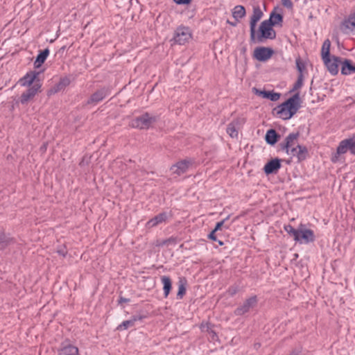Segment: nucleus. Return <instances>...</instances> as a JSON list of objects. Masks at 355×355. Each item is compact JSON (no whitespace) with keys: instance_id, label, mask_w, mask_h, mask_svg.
<instances>
[{"instance_id":"7ed1b4c3","label":"nucleus","mask_w":355,"mask_h":355,"mask_svg":"<svg viewBox=\"0 0 355 355\" xmlns=\"http://www.w3.org/2000/svg\"><path fill=\"white\" fill-rule=\"evenodd\" d=\"M329 47L330 46H322L321 56L329 72L335 76L338 73V67L341 65L342 60L339 57L331 55Z\"/></svg>"},{"instance_id":"4c0bfd02","label":"nucleus","mask_w":355,"mask_h":355,"mask_svg":"<svg viewBox=\"0 0 355 355\" xmlns=\"http://www.w3.org/2000/svg\"><path fill=\"white\" fill-rule=\"evenodd\" d=\"M348 139L351 145V154L355 155V134Z\"/></svg>"},{"instance_id":"c9c22d12","label":"nucleus","mask_w":355,"mask_h":355,"mask_svg":"<svg viewBox=\"0 0 355 355\" xmlns=\"http://www.w3.org/2000/svg\"><path fill=\"white\" fill-rule=\"evenodd\" d=\"M239 291V286L236 285H233L230 286L228 290L227 291V294L232 297L234 295H236Z\"/></svg>"},{"instance_id":"4468645a","label":"nucleus","mask_w":355,"mask_h":355,"mask_svg":"<svg viewBox=\"0 0 355 355\" xmlns=\"http://www.w3.org/2000/svg\"><path fill=\"white\" fill-rule=\"evenodd\" d=\"M252 89L255 94L262 97L263 98L269 99L272 101H277L280 98V94L273 91H262L255 87H254Z\"/></svg>"},{"instance_id":"a19ab883","label":"nucleus","mask_w":355,"mask_h":355,"mask_svg":"<svg viewBox=\"0 0 355 355\" xmlns=\"http://www.w3.org/2000/svg\"><path fill=\"white\" fill-rule=\"evenodd\" d=\"M57 252L58 253V254H60V256H62L63 257H65L67 254V251L64 248L58 250Z\"/></svg>"},{"instance_id":"b1692460","label":"nucleus","mask_w":355,"mask_h":355,"mask_svg":"<svg viewBox=\"0 0 355 355\" xmlns=\"http://www.w3.org/2000/svg\"><path fill=\"white\" fill-rule=\"evenodd\" d=\"M161 282L163 284L164 297H166L169 295L172 288L171 279L169 277L164 275L161 277Z\"/></svg>"},{"instance_id":"412c9836","label":"nucleus","mask_w":355,"mask_h":355,"mask_svg":"<svg viewBox=\"0 0 355 355\" xmlns=\"http://www.w3.org/2000/svg\"><path fill=\"white\" fill-rule=\"evenodd\" d=\"M70 79L68 77L62 78L59 83L56 84L53 88L49 91V94H55L62 89L70 84Z\"/></svg>"},{"instance_id":"c03bdc74","label":"nucleus","mask_w":355,"mask_h":355,"mask_svg":"<svg viewBox=\"0 0 355 355\" xmlns=\"http://www.w3.org/2000/svg\"><path fill=\"white\" fill-rule=\"evenodd\" d=\"M129 301H130L129 299L125 298L123 297H120L119 300V303L122 304V303L128 302Z\"/></svg>"},{"instance_id":"f704fd0d","label":"nucleus","mask_w":355,"mask_h":355,"mask_svg":"<svg viewBox=\"0 0 355 355\" xmlns=\"http://www.w3.org/2000/svg\"><path fill=\"white\" fill-rule=\"evenodd\" d=\"M304 78L302 77V75H298L297 80L293 85V89H292L293 91L298 90L299 89H300L302 87Z\"/></svg>"},{"instance_id":"0eeeda50","label":"nucleus","mask_w":355,"mask_h":355,"mask_svg":"<svg viewBox=\"0 0 355 355\" xmlns=\"http://www.w3.org/2000/svg\"><path fill=\"white\" fill-rule=\"evenodd\" d=\"M297 232L299 240L295 241L296 242H299L300 243H309L315 241V234L313 231L310 229H306L304 225L300 224L297 228Z\"/></svg>"},{"instance_id":"20e7f679","label":"nucleus","mask_w":355,"mask_h":355,"mask_svg":"<svg viewBox=\"0 0 355 355\" xmlns=\"http://www.w3.org/2000/svg\"><path fill=\"white\" fill-rule=\"evenodd\" d=\"M157 121V117L148 112L135 117L130 122V125L134 128L147 130Z\"/></svg>"},{"instance_id":"a211bd4d","label":"nucleus","mask_w":355,"mask_h":355,"mask_svg":"<svg viewBox=\"0 0 355 355\" xmlns=\"http://www.w3.org/2000/svg\"><path fill=\"white\" fill-rule=\"evenodd\" d=\"M168 218L167 214L166 212L160 213L158 215L155 216L150 220H149L146 223V227L147 228H152L154 227L159 224H161L162 223H164Z\"/></svg>"},{"instance_id":"1a4fd4ad","label":"nucleus","mask_w":355,"mask_h":355,"mask_svg":"<svg viewBox=\"0 0 355 355\" xmlns=\"http://www.w3.org/2000/svg\"><path fill=\"white\" fill-rule=\"evenodd\" d=\"M273 53L274 51L271 48L259 46L254 49L253 56L258 61L266 62L272 57Z\"/></svg>"},{"instance_id":"a878e982","label":"nucleus","mask_w":355,"mask_h":355,"mask_svg":"<svg viewBox=\"0 0 355 355\" xmlns=\"http://www.w3.org/2000/svg\"><path fill=\"white\" fill-rule=\"evenodd\" d=\"M349 151L351 153V145L348 139L341 141L337 148L338 155L344 154Z\"/></svg>"},{"instance_id":"ddd939ff","label":"nucleus","mask_w":355,"mask_h":355,"mask_svg":"<svg viewBox=\"0 0 355 355\" xmlns=\"http://www.w3.org/2000/svg\"><path fill=\"white\" fill-rule=\"evenodd\" d=\"M340 28L347 34L355 31V13L350 15L343 21Z\"/></svg>"},{"instance_id":"473e14b6","label":"nucleus","mask_w":355,"mask_h":355,"mask_svg":"<svg viewBox=\"0 0 355 355\" xmlns=\"http://www.w3.org/2000/svg\"><path fill=\"white\" fill-rule=\"evenodd\" d=\"M11 242V239L3 233H0V250L5 249Z\"/></svg>"},{"instance_id":"58836bf2","label":"nucleus","mask_w":355,"mask_h":355,"mask_svg":"<svg viewBox=\"0 0 355 355\" xmlns=\"http://www.w3.org/2000/svg\"><path fill=\"white\" fill-rule=\"evenodd\" d=\"M282 5L287 8H292L293 6L291 0H281Z\"/></svg>"},{"instance_id":"5701e85b","label":"nucleus","mask_w":355,"mask_h":355,"mask_svg":"<svg viewBox=\"0 0 355 355\" xmlns=\"http://www.w3.org/2000/svg\"><path fill=\"white\" fill-rule=\"evenodd\" d=\"M279 138V135L276 132L274 129H270L266 132L265 139L266 141L270 145L275 144L278 139Z\"/></svg>"},{"instance_id":"aec40b11","label":"nucleus","mask_w":355,"mask_h":355,"mask_svg":"<svg viewBox=\"0 0 355 355\" xmlns=\"http://www.w3.org/2000/svg\"><path fill=\"white\" fill-rule=\"evenodd\" d=\"M78 353V347L70 344H62V347L58 349V354L60 355H77Z\"/></svg>"},{"instance_id":"f03ea898","label":"nucleus","mask_w":355,"mask_h":355,"mask_svg":"<svg viewBox=\"0 0 355 355\" xmlns=\"http://www.w3.org/2000/svg\"><path fill=\"white\" fill-rule=\"evenodd\" d=\"M276 36L275 31L270 23L266 20L262 21L257 31L254 29L253 32H250V37L253 42H263L266 39H273Z\"/></svg>"},{"instance_id":"79ce46f5","label":"nucleus","mask_w":355,"mask_h":355,"mask_svg":"<svg viewBox=\"0 0 355 355\" xmlns=\"http://www.w3.org/2000/svg\"><path fill=\"white\" fill-rule=\"evenodd\" d=\"M289 355H302L301 348L295 349Z\"/></svg>"},{"instance_id":"dca6fc26","label":"nucleus","mask_w":355,"mask_h":355,"mask_svg":"<svg viewBox=\"0 0 355 355\" xmlns=\"http://www.w3.org/2000/svg\"><path fill=\"white\" fill-rule=\"evenodd\" d=\"M263 15V13L259 7H254L253 13L250 21V32L254 31V29L256 28L257 22L262 18Z\"/></svg>"},{"instance_id":"f8f14e48","label":"nucleus","mask_w":355,"mask_h":355,"mask_svg":"<svg viewBox=\"0 0 355 355\" xmlns=\"http://www.w3.org/2000/svg\"><path fill=\"white\" fill-rule=\"evenodd\" d=\"M257 303V299L256 296H252L247 299L242 305L237 307L234 311L236 315H243L248 313L250 309L253 308Z\"/></svg>"},{"instance_id":"7c9ffc66","label":"nucleus","mask_w":355,"mask_h":355,"mask_svg":"<svg viewBox=\"0 0 355 355\" xmlns=\"http://www.w3.org/2000/svg\"><path fill=\"white\" fill-rule=\"evenodd\" d=\"M186 280H180L178 285V291L177 293V298L182 300L186 293Z\"/></svg>"},{"instance_id":"9b49d317","label":"nucleus","mask_w":355,"mask_h":355,"mask_svg":"<svg viewBox=\"0 0 355 355\" xmlns=\"http://www.w3.org/2000/svg\"><path fill=\"white\" fill-rule=\"evenodd\" d=\"M110 94L108 87H103L92 94L87 100V104L96 105Z\"/></svg>"},{"instance_id":"393cba45","label":"nucleus","mask_w":355,"mask_h":355,"mask_svg":"<svg viewBox=\"0 0 355 355\" xmlns=\"http://www.w3.org/2000/svg\"><path fill=\"white\" fill-rule=\"evenodd\" d=\"M268 23L273 26L281 25L283 21V16L281 13H277L273 11L270 13V18L266 20Z\"/></svg>"},{"instance_id":"c85d7f7f","label":"nucleus","mask_w":355,"mask_h":355,"mask_svg":"<svg viewBox=\"0 0 355 355\" xmlns=\"http://www.w3.org/2000/svg\"><path fill=\"white\" fill-rule=\"evenodd\" d=\"M296 67L298 71L299 74L302 75V77L304 78V75L307 73L306 69V64L301 60V58H298L296 59Z\"/></svg>"},{"instance_id":"6e6552de","label":"nucleus","mask_w":355,"mask_h":355,"mask_svg":"<svg viewBox=\"0 0 355 355\" xmlns=\"http://www.w3.org/2000/svg\"><path fill=\"white\" fill-rule=\"evenodd\" d=\"M291 158H296L298 162L306 159L308 155L307 148L304 146H300L284 151Z\"/></svg>"},{"instance_id":"e433bc0d","label":"nucleus","mask_w":355,"mask_h":355,"mask_svg":"<svg viewBox=\"0 0 355 355\" xmlns=\"http://www.w3.org/2000/svg\"><path fill=\"white\" fill-rule=\"evenodd\" d=\"M216 232L212 230L209 234L208 235V238L214 241H217L219 244V245H223V242L220 241V240H218L217 238H216V236L215 234Z\"/></svg>"},{"instance_id":"ea45409f","label":"nucleus","mask_w":355,"mask_h":355,"mask_svg":"<svg viewBox=\"0 0 355 355\" xmlns=\"http://www.w3.org/2000/svg\"><path fill=\"white\" fill-rule=\"evenodd\" d=\"M227 218H228V217H227L225 219H224V220H221V221H220V222L217 223H216V225L215 228H214L213 230H214V231H215V232H216L217 231H218L219 230H220V229H221V227L224 225L225 221Z\"/></svg>"},{"instance_id":"2f4dec72","label":"nucleus","mask_w":355,"mask_h":355,"mask_svg":"<svg viewBox=\"0 0 355 355\" xmlns=\"http://www.w3.org/2000/svg\"><path fill=\"white\" fill-rule=\"evenodd\" d=\"M284 230L291 236H293L294 241H298V232L297 229H295L292 225H287L284 226Z\"/></svg>"},{"instance_id":"f257e3e1","label":"nucleus","mask_w":355,"mask_h":355,"mask_svg":"<svg viewBox=\"0 0 355 355\" xmlns=\"http://www.w3.org/2000/svg\"><path fill=\"white\" fill-rule=\"evenodd\" d=\"M301 100L299 92L295 94L285 102L274 108L273 112L277 117L288 120L292 118L301 107Z\"/></svg>"},{"instance_id":"a18cd8bd","label":"nucleus","mask_w":355,"mask_h":355,"mask_svg":"<svg viewBox=\"0 0 355 355\" xmlns=\"http://www.w3.org/2000/svg\"><path fill=\"white\" fill-rule=\"evenodd\" d=\"M323 44H330V41H329V40H326L324 42Z\"/></svg>"},{"instance_id":"f3484780","label":"nucleus","mask_w":355,"mask_h":355,"mask_svg":"<svg viewBox=\"0 0 355 355\" xmlns=\"http://www.w3.org/2000/svg\"><path fill=\"white\" fill-rule=\"evenodd\" d=\"M190 162L187 160H182L171 166V170L173 173L180 175L187 171Z\"/></svg>"},{"instance_id":"6ab92c4d","label":"nucleus","mask_w":355,"mask_h":355,"mask_svg":"<svg viewBox=\"0 0 355 355\" xmlns=\"http://www.w3.org/2000/svg\"><path fill=\"white\" fill-rule=\"evenodd\" d=\"M340 66L343 75H350L355 73V64H353L350 60L345 59L342 60Z\"/></svg>"},{"instance_id":"72a5a7b5","label":"nucleus","mask_w":355,"mask_h":355,"mask_svg":"<svg viewBox=\"0 0 355 355\" xmlns=\"http://www.w3.org/2000/svg\"><path fill=\"white\" fill-rule=\"evenodd\" d=\"M227 134L232 138L236 137L238 135V131L236 129V127L234 123H230L227 127Z\"/></svg>"},{"instance_id":"2eb2a0df","label":"nucleus","mask_w":355,"mask_h":355,"mask_svg":"<svg viewBox=\"0 0 355 355\" xmlns=\"http://www.w3.org/2000/svg\"><path fill=\"white\" fill-rule=\"evenodd\" d=\"M280 159L278 158L272 159L266 164L263 170L266 174L276 173L281 168Z\"/></svg>"},{"instance_id":"c756f323","label":"nucleus","mask_w":355,"mask_h":355,"mask_svg":"<svg viewBox=\"0 0 355 355\" xmlns=\"http://www.w3.org/2000/svg\"><path fill=\"white\" fill-rule=\"evenodd\" d=\"M137 320V318L134 317L130 320H125L121 323L118 327V330H125L135 325V322Z\"/></svg>"},{"instance_id":"cd10ccee","label":"nucleus","mask_w":355,"mask_h":355,"mask_svg":"<svg viewBox=\"0 0 355 355\" xmlns=\"http://www.w3.org/2000/svg\"><path fill=\"white\" fill-rule=\"evenodd\" d=\"M245 15V10L243 6H236L234 8L232 15L236 20H239Z\"/></svg>"},{"instance_id":"bb28decb","label":"nucleus","mask_w":355,"mask_h":355,"mask_svg":"<svg viewBox=\"0 0 355 355\" xmlns=\"http://www.w3.org/2000/svg\"><path fill=\"white\" fill-rule=\"evenodd\" d=\"M37 73H26V75L20 80V83L22 86H29L35 80L37 77Z\"/></svg>"},{"instance_id":"9d476101","label":"nucleus","mask_w":355,"mask_h":355,"mask_svg":"<svg viewBox=\"0 0 355 355\" xmlns=\"http://www.w3.org/2000/svg\"><path fill=\"white\" fill-rule=\"evenodd\" d=\"M40 87L41 85L40 83H35L30 87L27 90L21 94L19 100L20 103L23 105L27 104L40 92Z\"/></svg>"},{"instance_id":"4be33fe9","label":"nucleus","mask_w":355,"mask_h":355,"mask_svg":"<svg viewBox=\"0 0 355 355\" xmlns=\"http://www.w3.org/2000/svg\"><path fill=\"white\" fill-rule=\"evenodd\" d=\"M49 49L47 48L40 51L34 62L35 68H39L45 62L49 55Z\"/></svg>"},{"instance_id":"37998d69","label":"nucleus","mask_w":355,"mask_h":355,"mask_svg":"<svg viewBox=\"0 0 355 355\" xmlns=\"http://www.w3.org/2000/svg\"><path fill=\"white\" fill-rule=\"evenodd\" d=\"M177 4H188L191 0H173Z\"/></svg>"},{"instance_id":"39448f33","label":"nucleus","mask_w":355,"mask_h":355,"mask_svg":"<svg viewBox=\"0 0 355 355\" xmlns=\"http://www.w3.org/2000/svg\"><path fill=\"white\" fill-rule=\"evenodd\" d=\"M191 40V33L189 28L180 27L174 33L173 40L175 44L189 43Z\"/></svg>"},{"instance_id":"423d86ee","label":"nucleus","mask_w":355,"mask_h":355,"mask_svg":"<svg viewBox=\"0 0 355 355\" xmlns=\"http://www.w3.org/2000/svg\"><path fill=\"white\" fill-rule=\"evenodd\" d=\"M299 137L300 134L298 132L288 134L284 141L279 144L280 150L284 152L291 148L301 146L298 143Z\"/></svg>"}]
</instances>
